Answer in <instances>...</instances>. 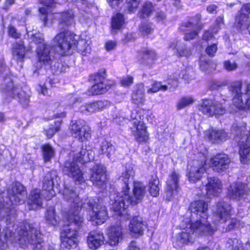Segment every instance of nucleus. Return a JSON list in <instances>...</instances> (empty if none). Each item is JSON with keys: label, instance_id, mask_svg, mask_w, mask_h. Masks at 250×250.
Here are the masks:
<instances>
[{"label": "nucleus", "instance_id": "50", "mask_svg": "<svg viewBox=\"0 0 250 250\" xmlns=\"http://www.w3.org/2000/svg\"><path fill=\"white\" fill-rule=\"evenodd\" d=\"M201 15H197L190 20L188 24L186 25V26L191 27L196 30H200L202 28V27L199 25Z\"/></svg>", "mask_w": 250, "mask_h": 250}, {"label": "nucleus", "instance_id": "13", "mask_svg": "<svg viewBox=\"0 0 250 250\" xmlns=\"http://www.w3.org/2000/svg\"><path fill=\"white\" fill-rule=\"evenodd\" d=\"M206 171V159L202 156L200 160H194L188 168L187 176L191 183L199 181Z\"/></svg>", "mask_w": 250, "mask_h": 250}, {"label": "nucleus", "instance_id": "59", "mask_svg": "<svg viewBox=\"0 0 250 250\" xmlns=\"http://www.w3.org/2000/svg\"><path fill=\"white\" fill-rule=\"evenodd\" d=\"M209 61H207L203 57L201 58L200 61V69L203 71H207L208 70Z\"/></svg>", "mask_w": 250, "mask_h": 250}, {"label": "nucleus", "instance_id": "63", "mask_svg": "<svg viewBox=\"0 0 250 250\" xmlns=\"http://www.w3.org/2000/svg\"><path fill=\"white\" fill-rule=\"evenodd\" d=\"M16 0H5L2 8L4 10H8L15 3Z\"/></svg>", "mask_w": 250, "mask_h": 250}, {"label": "nucleus", "instance_id": "14", "mask_svg": "<svg viewBox=\"0 0 250 250\" xmlns=\"http://www.w3.org/2000/svg\"><path fill=\"white\" fill-rule=\"evenodd\" d=\"M9 200L11 204H21L26 196L25 188L20 183H14L8 190Z\"/></svg>", "mask_w": 250, "mask_h": 250}, {"label": "nucleus", "instance_id": "3", "mask_svg": "<svg viewBox=\"0 0 250 250\" xmlns=\"http://www.w3.org/2000/svg\"><path fill=\"white\" fill-rule=\"evenodd\" d=\"M189 210L191 213L190 226L193 231L200 235H212L215 229L207 220L208 204L202 200L194 201L191 203Z\"/></svg>", "mask_w": 250, "mask_h": 250}, {"label": "nucleus", "instance_id": "40", "mask_svg": "<svg viewBox=\"0 0 250 250\" xmlns=\"http://www.w3.org/2000/svg\"><path fill=\"white\" fill-rule=\"evenodd\" d=\"M42 156L45 162H49L55 155V149L48 144L42 146Z\"/></svg>", "mask_w": 250, "mask_h": 250}, {"label": "nucleus", "instance_id": "57", "mask_svg": "<svg viewBox=\"0 0 250 250\" xmlns=\"http://www.w3.org/2000/svg\"><path fill=\"white\" fill-rule=\"evenodd\" d=\"M133 83V78L130 76L123 77L121 80V84L124 87H128Z\"/></svg>", "mask_w": 250, "mask_h": 250}, {"label": "nucleus", "instance_id": "54", "mask_svg": "<svg viewBox=\"0 0 250 250\" xmlns=\"http://www.w3.org/2000/svg\"><path fill=\"white\" fill-rule=\"evenodd\" d=\"M224 68L228 71L235 70L238 67L237 64L234 62H231L229 60L225 61L223 63Z\"/></svg>", "mask_w": 250, "mask_h": 250}, {"label": "nucleus", "instance_id": "42", "mask_svg": "<svg viewBox=\"0 0 250 250\" xmlns=\"http://www.w3.org/2000/svg\"><path fill=\"white\" fill-rule=\"evenodd\" d=\"M45 217L46 222L50 225L55 226L58 223L55 208L53 207H50L47 209Z\"/></svg>", "mask_w": 250, "mask_h": 250}, {"label": "nucleus", "instance_id": "35", "mask_svg": "<svg viewBox=\"0 0 250 250\" xmlns=\"http://www.w3.org/2000/svg\"><path fill=\"white\" fill-rule=\"evenodd\" d=\"M169 48L175 49L177 55L180 57H188L192 53V51L190 48L183 47L181 43L178 41H174L169 45Z\"/></svg>", "mask_w": 250, "mask_h": 250}, {"label": "nucleus", "instance_id": "11", "mask_svg": "<svg viewBox=\"0 0 250 250\" xmlns=\"http://www.w3.org/2000/svg\"><path fill=\"white\" fill-rule=\"evenodd\" d=\"M234 26L240 32L250 34V3L244 4L238 12Z\"/></svg>", "mask_w": 250, "mask_h": 250}, {"label": "nucleus", "instance_id": "48", "mask_svg": "<svg viewBox=\"0 0 250 250\" xmlns=\"http://www.w3.org/2000/svg\"><path fill=\"white\" fill-rule=\"evenodd\" d=\"M82 98L73 94L67 95L65 99L66 105L70 107L74 106L77 103L80 104L82 103Z\"/></svg>", "mask_w": 250, "mask_h": 250}, {"label": "nucleus", "instance_id": "4", "mask_svg": "<svg viewBox=\"0 0 250 250\" xmlns=\"http://www.w3.org/2000/svg\"><path fill=\"white\" fill-rule=\"evenodd\" d=\"M73 151L76 152L73 154V160L66 161L63 165L62 170L64 174L72 178L75 182L81 184L84 182L83 173L75 161L84 163L93 160L94 152L90 149L87 150L86 148L79 146Z\"/></svg>", "mask_w": 250, "mask_h": 250}, {"label": "nucleus", "instance_id": "62", "mask_svg": "<svg viewBox=\"0 0 250 250\" xmlns=\"http://www.w3.org/2000/svg\"><path fill=\"white\" fill-rule=\"evenodd\" d=\"M198 31L194 29L192 32L189 33H186L185 35L184 39L185 40L189 41L192 40L195 38L197 35Z\"/></svg>", "mask_w": 250, "mask_h": 250}, {"label": "nucleus", "instance_id": "43", "mask_svg": "<svg viewBox=\"0 0 250 250\" xmlns=\"http://www.w3.org/2000/svg\"><path fill=\"white\" fill-rule=\"evenodd\" d=\"M156 59V55L154 51L146 49L143 52V62L146 65H151Z\"/></svg>", "mask_w": 250, "mask_h": 250}, {"label": "nucleus", "instance_id": "22", "mask_svg": "<svg viewBox=\"0 0 250 250\" xmlns=\"http://www.w3.org/2000/svg\"><path fill=\"white\" fill-rule=\"evenodd\" d=\"M50 50V46L47 44H42L37 46L36 53L39 63L41 65L43 64L45 68H49L52 62Z\"/></svg>", "mask_w": 250, "mask_h": 250}, {"label": "nucleus", "instance_id": "1", "mask_svg": "<svg viewBox=\"0 0 250 250\" xmlns=\"http://www.w3.org/2000/svg\"><path fill=\"white\" fill-rule=\"evenodd\" d=\"M134 175L133 168H126L119 178L124 184L121 192L110 195L111 209L120 216L121 221L129 219L130 215L125 209L129 205L137 204L141 201L146 193V186L142 182L136 181L134 182L133 195H131L128 184L132 182Z\"/></svg>", "mask_w": 250, "mask_h": 250}, {"label": "nucleus", "instance_id": "18", "mask_svg": "<svg viewBox=\"0 0 250 250\" xmlns=\"http://www.w3.org/2000/svg\"><path fill=\"white\" fill-rule=\"evenodd\" d=\"M180 178V174L176 171L172 172L169 175L165 189L166 200L168 201L170 200L174 195L178 193L180 190L179 186Z\"/></svg>", "mask_w": 250, "mask_h": 250}, {"label": "nucleus", "instance_id": "8", "mask_svg": "<svg viewBox=\"0 0 250 250\" xmlns=\"http://www.w3.org/2000/svg\"><path fill=\"white\" fill-rule=\"evenodd\" d=\"M142 111L141 109H136L131 112L130 116L133 125V127H131V133L135 140L139 143L146 142L148 139L146 128L143 122L144 116Z\"/></svg>", "mask_w": 250, "mask_h": 250}, {"label": "nucleus", "instance_id": "44", "mask_svg": "<svg viewBox=\"0 0 250 250\" xmlns=\"http://www.w3.org/2000/svg\"><path fill=\"white\" fill-rule=\"evenodd\" d=\"M76 47H77L78 51L83 55H86L87 53H90V47L87 44V41L85 39L77 40Z\"/></svg>", "mask_w": 250, "mask_h": 250}, {"label": "nucleus", "instance_id": "6", "mask_svg": "<svg viewBox=\"0 0 250 250\" xmlns=\"http://www.w3.org/2000/svg\"><path fill=\"white\" fill-rule=\"evenodd\" d=\"M18 242L20 245L24 246L30 245L34 250H41L42 247V234L34 227V225L23 223L18 231Z\"/></svg>", "mask_w": 250, "mask_h": 250}, {"label": "nucleus", "instance_id": "17", "mask_svg": "<svg viewBox=\"0 0 250 250\" xmlns=\"http://www.w3.org/2000/svg\"><path fill=\"white\" fill-rule=\"evenodd\" d=\"M189 228L186 227L182 230L181 233H179L173 239V244L175 247H182L185 245L188 244H192L194 241V233L195 235L203 236L200 235L194 232L191 229L190 224L188 225Z\"/></svg>", "mask_w": 250, "mask_h": 250}, {"label": "nucleus", "instance_id": "45", "mask_svg": "<svg viewBox=\"0 0 250 250\" xmlns=\"http://www.w3.org/2000/svg\"><path fill=\"white\" fill-rule=\"evenodd\" d=\"M195 102V99L192 96H185L182 97L177 104V108L181 110L188 106L191 105Z\"/></svg>", "mask_w": 250, "mask_h": 250}, {"label": "nucleus", "instance_id": "37", "mask_svg": "<svg viewBox=\"0 0 250 250\" xmlns=\"http://www.w3.org/2000/svg\"><path fill=\"white\" fill-rule=\"evenodd\" d=\"M144 91V85L142 84L138 85L137 89L132 95V100L135 104L140 105L144 104L145 100Z\"/></svg>", "mask_w": 250, "mask_h": 250}, {"label": "nucleus", "instance_id": "61", "mask_svg": "<svg viewBox=\"0 0 250 250\" xmlns=\"http://www.w3.org/2000/svg\"><path fill=\"white\" fill-rule=\"evenodd\" d=\"M245 89V92L242 93V98H246L250 95V82L246 81L244 82Z\"/></svg>", "mask_w": 250, "mask_h": 250}, {"label": "nucleus", "instance_id": "10", "mask_svg": "<svg viewBox=\"0 0 250 250\" xmlns=\"http://www.w3.org/2000/svg\"><path fill=\"white\" fill-rule=\"evenodd\" d=\"M199 110L203 114L213 116L222 115L226 112V107L220 101L215 99H205L198 105Z\"/></svg>", "mask_w": 250, "mask_h": 250}, {"label": "nucleus", "instance_id": "64", "mask_svg": "<svg viewBox=\"0 0 250 250\" xmlns=\"http://www.w3.org/2000/svg\"><path fill=\"white\" fill-rule=\"evenodd\" d=\"M127 250H140V248L137 246L135 241H131L128 247Z\"/></svg>", "mask_w": 250, "mask_h": 250}, {"label": "nucleus", "instance_id": "5", "mask_svg": "<svg viewBox=\"0 0 250 250\" xmlns=\"http://www.w3.org/2000/svg\"><path fill=\"white\" fill-rule=\"evenodd\" d=\"M70 224L61 232L60 237L62 245L67 249L75 248L78 244V230L82 226L83 218L78 214L68 216Z\"/></svg>", "mask_w": 250, "mask_h": 250}, {"label": "nucleus", "instance_id": "38", "mask_svg": "<svg viewBox=\"0 0 250 250\" xmlns=\"http://www.w3.org/2000/svg\"><path fill=\"white\" fill-rule=\"evenodd\" d=\"M227 134L224 130H212L209 132V138L213 143H218L220 141L225 140Z\"/></svg>", "mask_w": 250, "mask_h": 250}, {"label": "nucleus", "instance_id": "34", "mask_svg": "<svg viewBox=\"0 0 250 250\" xmlns=\"http://www.w3.org/2000/svg\"><path fill=\"white\" fill-rule=\"evenodd\" d=\"M101 150L103 154H105L111 160L114 161L116 157L115 148L110 143L104 140L101 145Z\"/></svg>", "mask_w": 250, "mask_h": 250}, {"label": "nucleus", "instance_id": "31", "mask_svg": "<svg viewBox=\"0 0 250 250\" xmlns=\"http://www.w3.org/2000/svg\"><path fill=\"white\" fill-rule=\"evenodd\" d=\"M29 209L36 210L42 208V198L40 190L35 189L31 191L28 200Z\"/></svg>", "mask_w": 250, "mask_h": 250}, {"label": "nucleus", "instance_id": "49", "mask_svg": "<svg viewBox=\"0 0 250 250\" xmlns=\"http://www.w3.org/2000/svg\"><path fill=\"white\" fill-rule=\"evenodd\" d=\"M61 124V121H57L55 123V125H50L48 129L45 130L46 135L48 138H51L53 135L60 130Z\"/></svg>", "mask_w": 250, "mask_h": 250}, {"label": "nucleus", "instance_id": "46", "mask_svg": "<svg viewBox=\"0 0 250 250\" xmlns=\"http://www.w3.org/2000/svg\"><path fill=\"white\" fill-rule=\"evenodd\" d=\"M154 8L152 3L149 1H146L143 5L140 12V16L142 18L148 17L153 11Z\"/></svg>", "mask_w": 250, "mask_h": 250}, {"label": "nucleus", "instance_id": "55", "mask_svg": "<svg viewBox=\"0 0 250 250\" xmlns=\"http://www.w3.org/2000/svg\"><path fill=\"white\" fill-rule=\"evenodd\" d=\"M8 35L14 38L18 39L21 37V34L18 32L17 29L12 25H9L8 27Z\"/></svg>", "mask_w": 250, "mask_h": 250}, {"label": "nucleus", "instance_id": "24", "mask_svg": "<svg viewBox=\"0 0 250 250\" xmlns=\"http://www.w3.org/2000/svg\"><path fill=\"white\" fill-rule=\"evenodd\" d=\"M208 182L205 185V192L203 194L208 198L216 195L220 193L222 189L221 181L217 177H212L207 178Z\"/></svg>", "mask_w": 250, "mask_h": 250}, {"label": "nucleus", "instance_id": "27", "mask_svg": "<svg viewBox=\"0 0 250 250\" xmlns=\"http://www.w3.org/2000/svg\"><path fill=\"white\" fill-rule=\"evenodd\" d=\"M105 171V168L101 165H96L92 167L90 180L94 185L102 187L105 183L106 180Z\"/></svg>", "mask_w": 250, "mask_h": 250}, {"label": "nucleus", "instance_id": "20", "mask_svg": "<svg viewBox=\"0 0 250 250\" xmlns=\"http://www.w3.org/2000/svg\"><path fill=\"white\" fill-rule=\"evenodd\" d=\"M230 163V160L228 155L219 153L211 158L209 165L214 171L221 172L229 168Z\"/></svg>", "mask_w": 250, "mask_h": 250}, {"label": "nucleus", "instance_id": "23", "mask_svg": "<svg viewBox=\"0 0 250 250\" xmlns=\"http://www.w3.org/2000/svg\"><path fill=\"white\" fill-rule=\"evenodd\" d=\"M247 186L242 182H235L228 188V196L230 199L240 200L244 198L247 193Z\"/></svg>", "mask_w": 250, "mask_h": 250}, {"label": "nucleus", "instance_id": "9", "mask_svg": "<svg viewBox=\"0 0 250 250\" xmlns=\"http://www.w3.org/2000/svg\"><path fill=\"white\" fill-rule=\"evenodd\" d=\"M78 36L69 31L61 32L56 35L52 40V44L58 47L61 54H65L71 49L76 47Z\"/></svg>", "mask_w": 250, "mask_h": 250}, {"label": "nucleus", "instance_id": "32", "mask_svg": "<svg viewBox=\"0 0 250 250\" xmlns=\"http://www.w3.org/2000/svg\"><path fill=\"white\" fill-rule=\"evenodd\" d=\"M122 228L120 226H112L108 231L110 245L115 246L122 239Z\"/></svg>", "mask_w": 250, "mask_h": 250}, {"label": "nucleus", "instance_id": "2", "mask_svg": "<svg viewBox=\"0 0 250 250\" xmlns=\"http://www.w3.org/2000/svg\"><path fill=\"white\" fill-rule=\"evenodd\" d=\"M63 196L64 200L71 203V208L69 211V216L79 213V211L83 207L84 208L89 209L90 220L96 221L97 225L104 223L107 217V213L105 206L103 205L99 199L90 198L87 199L83 203L80 201L79 196L75 192L73 188L65 187L63 191Z\"/></svg>", "mask_w": 250, "mask_h": 250}, {"label": "nucleus", "instance_id": "25", "mask_svg": "<svg viewBox=\"0 0 250 250\" xmlns=\"http://www.w3.org/2000/svg\"><path fill=\"white\" fill-rule=\"evenodd\" d=\"M231 207L227 202L220 201L216 205L215 215L218 221L226 222L231 216Z\"/></svg>", "mask_w": 250, "mask_h": 250}, {"label": "nucleus", "instance_id": "12", "mask_svg": "<svg viewBox=\"0 0 250 250\" xmlns=\"http://www.w3.org/2000/svg\"><path fill=\"white\" fill-rule=\"evenodd\" d=\"M242 82L236 81L229 87V91L233 95L232 102L236 108L239 109H250V96L242 98L241 92Z\"/></svg>", "mask_w": 250, "mask_h": 250}, {"label": "nucleus", "instance_id": "29", "mask_svg": "<svg viewBox=\"0 0 250 250\" xmlns=\"http://www.w3.org/2000/svg\"><path fill=\"white\" fill-rule=\"evenodd\" d=\"M104 236L100 231L93 230L90 231L87 238V242L89 248L95 250L104 244Z\"/></svg>", "mask_w": 250, "mask_h": 250}, {"label": "nucleus", "instance_id": "60", "mask_svg": "<svg viewBox=\"0 0 250 250\" xmlns=\"http://www.w3.org/2000/svg\"><path fill=\"white\" fill-rule=\"evenodd\" d=\"M45 6V7H42L39 8V12L43 15V16L41 18V19H42L44 25L46 24L47 21V18L46 14L49 11V7L46 5Z\"/></svg>", "mask_w": 250, "mask_h": 250}, {"label": "nucleus", "instance_id": "53", "mask_svg": "<svg viewBox=\"0 0 250 250\" xmlns=\"http://www.w3.org/2000/svg\"><path fill=\"white\" fill-rule=\"evenodd\" d=\"M140 32L144 35L151 34L153 31L151 25L148 23H144L141 24L139 27Z\"/></svg>", "mask_w": 250, "mask_h": 250}, {"label": "nucleus", "instance_id": "36", "mask_svg": "<svg viewBox=\"0 0 250 250\" xmlns=\"http://www.w3.org/2000/svg\"><path fill=\"white\" fill-rule=\"evenodd\" d=\"M74 23L73 12L71 10L69 11L63 12L60 14V26H68L72 25Z\"/></svg>", "mask_w": 250, "mask_h": 250}, {"label": "nucleus", "instance_id": "30", "mask_svg": "<svg viewBox=\"0 0 250 250\" xmlns=\"http://www.w3.org/2000/svg\"><path fill=\"white\" fill-rule=\"evenodd\" d=\"M145 228L141 217L137 216L134 217L131 220L129 225L130 232L136 237L142 235Z\"/></svg>", "mask_w": 250, "mask_h": 250}, {"label": "nucleus", "instance_id": "51", "mask_svg": "<svg viewBox=\"0 0 250 250\" xmlns=\"http://www.w3.org/2000/svg\"><path fill=\"white\" fill-rule=\"evenodd\" d=\"M167 89V86L166 85H163L161 82H154L152 87L147 89L148 93H153L158 92L159 90L166 91Z\"/></svg>", "mask_w": 250, "mask_h": 250}, {"label": "nucleus", "instance_id": "26", "mask_svg": "<svg viewBox=\"0 0 250 250\" xmlns=\"http://www.w3.org/2000/svg\"><path fill=\"white\" fill-rule=\"evenodd\" d=\"M5 87L3 88L6 92H8L9 95L12 97H17L20 102L24 105L28 104L29 99L24 98L23 96L22 92L21 91L20 86H14L13 83L9 79L5 80Z\"/></svg>", "mask_w": 250, "mask_h": 250}, {"label": "nucleus", "instance_id": "56", "mask_svg": "<svg viewBox=\"0 0 250 250\" xmlns=\"http://www.w3.org/2000/svg\"><path fill=\"white\" fill-rule=\"evenodd\" d=\"M31 39L34 42L39 45L44 43V40L42 34L41 33H37L31 35Z\"/></svg>", "mask_w": 250, "mask_h": 250}, {"label": "nucleus", "instance_id": "41", "mask_svg": "<svg viewBox=\"0 0 250 250\" xmlns=\"http://www.w3.org/2000/svg\"><path fill=\"white\" fill-rule=\"evenodd\" d=\"M159 181L157 177H152L149 182V190L150 194L153 197H157L159 194Z\"/></svg>", "mask_w": 250, "mask_h": 250}, {"label": "nucleus", "instance_id": "52", "mask_svg": "<svg viewBox=\"0 0 250 250\" xmlns=\"http://www.w3.org/2000/svg\"><path fill=\"white\" fill-rule=\"evenodd\" d=\"M140 0H126V4L129 13L134 12L137 9Z\"/></svg>", "mask_w": 250, "mask_h": 250}, {"label": "nucleus", "instance_id": "33", "mask_svg": "<svg viewBox=\"0 0 250 250\" xmlns=\"http://www.w3.org/2000/svg\"><path fill=\"white\" fill-rule=\"evenodd\" d=\"M11 51L14 58L18 61H22L25 54V49L23 42L19 41L13 43Z\"/></svg>", "mask_w": 250, "mask_h": 250}, {"label": "nucleus", "instance_id": "28", "mask_svg": "<svg viewBox=\"0 0 250 250\" xmlns=\"http://www.w3.org/2000/svg\"><path fill=\"white\" fill-rule=\"evenodd\" d=\"M109 105L110 103L107 101H98L82 105L79 108V110L83 113L92 114L100 111Z\"/></svg>", "mask_w": 250, "mask_h": 250}, {"label": "nucleus", "instance_id": "7", "mask_svg": "<svg viewBox=\"0 0 250 250\" xmlns=\"http://www.w3.org/2000/svg\"><path fill=\"white\" fill-rule=\"evenodd\" d=\"M232 132L236 136H239L240 139L239 145V154L240 161L243 164L250 162V131L249 134L245 135L246 132L245 124L239 125L234 124L231 127Z\"/></svg>", "mask_w": 250, "mask_h": 250}, {"label": "nucleus", "instance_id": "16", "mask_svg": "<svg viewBox=\"0 0 250 250\" xmlns=\"http://www.w3.org/2000/svg\"><path fill=\"white\" fill-rule=\"evenodd\" d=\"M189 228L186 227L182 230L181 233H179L173 239V244L175 247H182L185 245L188 244H192L194 241V233L195 235L203 236L200 235L194 232L191 229L190 224L188 225Z\"/></svg>", "mask_w": 250, "mask_h": 250}, {"label": "nucleus", "instance_id": "58", "mask_svg": "<svg viewBox=\"0 0 250 250\" xmlns=\"http://www.w3.org/2000/svg\"><path fill=\"white\" fill-rule=\"evenodd\" d=\"M217 50V44L216 43H213L207 47L206 50V52L209 56L213 57L214 56L215 53L216 52Z\"/></svg>", "mask_w": 250, "mask_h": 250}, {"label": "nucleus", "instance_id": "19", "mask_svg": "<svg viewBox=\"0 0 250 250\" xmlns=\"http://www.w3.org/2000/svg\"><path fill=\"white\" fill-rule=\"evenodd\" d=\"M69 129L72 135L78 138L81 142L90 138L89 128L85 125L83 121L79 120L73 123L70 125Z\"/></svg>", "mask_w": 250, "mask_h": 250}, {"label": "nucleus", "instance_id": "39", "mask_svg": "<svg viewBox=\"0 0 250 250\" xmlns=\"http://www.w3.org/2000/svg\"><path fill=\"white\" fill-rule=\"evenodd\" d=\"M125 23V19L122 14L117 13L112 18L111 28L112 31L120 30Z\"/></svg>", "mask_w": 250, "mask_h": 250}, {"label": "nucleus", "instance_id": "15", "mask_svg": "<svg viewBox=\"0 0 250 250\" xmlns=\"http://www.w3.org/2000/svg\"><path fill=\"white\" fill-rule=\"evenodd\" d=\"M106 77V75L104 69L100 70L94 75V80L95 83L88 90L89 95L103 94L107 91L109 86L104 82Z\"/></svg>", "mask_w": 250, "mask_h": 250}, {"label": "nucleus", "instance_id": "21", "mask_svg": "<svg viewBox=\"0 0 250 250\" xmlns=\"http://www.w3.org/2000/svg\"><path fill=\"white\" fill-rule=\"evenodd\" d=\"M58 179L57 171L55 170H52L45 174L42 181V189L48 193V195L45 197L47 200H50L54 195L53 188L55 183L57 182ZM45 194L46 193H43Z\"/></svg>", "mask_w": 250, "mask_h": 250}, {"label": "nucleus", "instance_id": "47", "mask_svg": "<svg viewBox=\"0 0 250 250\" xmlns=\"http://www.w3.org/2000/svg\"><path fill=\"white\" fill-rule=\"evenodd\" d=\"M226 248L228 250H244L243 246L236 239L229 238L226 243Z\"/></svg>", "mask_w": 250, "mask_h": 250}]
</instances>
